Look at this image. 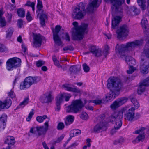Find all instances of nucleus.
<instances>
[{
	"mask_svg": "<svg viewBox=\"0 0 149 149\" xmlns=\"http://www.w3.org/2000/svg\"><path fill=\"white\" fill-rule=\"evenodd\" d=\"M72 24L74 26L72 32L73 39L77 40H82L83 37V34L87 28L88 25L83 23L81 25L78 26V22L76 21L74 22Z\"/></svg>",
	"mask_w": 149,
	"mask_h": 149,
	"instance_id": "nucleus-1",
	"label": "nucleus"
},
{
	"mask_svg": "<svg viewBox=\"0 0 149 149\" xmlns=\"http://www.w3.org/2000/svg\"><path fill=\"white\" fill-rule=\"evenodd\" d=\"M127 110L126 107L123 108L120 111H116L113 113L109 117V119L111 122H115L114 127L115 129L118 130L122 126V119L123 118V113Z\"/></svg>",
	"mask_w": 149,
	"mask_h": 149,
	"instance_id": "nucleus-2",
	"label": "nucleus"
},
{
	"mask_svg": "<svg viewBox=\"0 0 149 149\" xmlns=\"http://www.w3.org/2000/svg\"><path fill=\"white\" fill-rule=\"evenodd\" d=\"M93 100H84V104L81 100H76L72 102L71 104L67 107L66 112L68 113L72 112L77 113L80 112L82 107L88 102V103L92 102Z\"/></svg>",
	"mask_w": 149,
	"mask_h": 149,
	"instance_id": "nucleus-3",
	"label": "nucleus"
},
{
	"mask_svg": "<svg viewBox=\"0 0 149 149\" xmlns=\"http://www.w3.org/2000/svg\"><path fill=\"white\" fill-rule=\"evenodd\" d=\"M107 86L110 91L116 92V95H119V91L123 84L121 80L117 78L111 77L107 81Z\"/></svg>",
	"mask_w": 149,
	"mask_h": 149,
	"instance_id": "nucleus-4",
	"label": "nucleus"
},
{
	"mask_svg": "<svg viewBox=\"0 0 149 149\" xmlns=\"http://www.w3.org/2000/svg\"><path fill=\"white\" fill-rule=\"evenodd\" d=\"M86 13L85 5L80 2L73 10L72 16L75 19L80 20L84 17Z\"/></svg>",
	"mask_w": 149,
	"mask_h": 149,
	"instance_id": "nucleus-5",
	"label": "nucleus"
},
{
	"mask_svg": "<svg viewBox=\"0 0 149 149\" xmlns=\"http://www.w3.org/2000/svg\"><path fill=\"white\" fill-rule=\"evenodd\" d=\"M49 119L44 123V126H37L31 128L30 130L31 133L37 134L38 136H41L43 137L48 129Z\"/></svg>",
	"mask_w": 149,
	"mask_h": 149,
	"instance_id": "nucleus-6",
	"label": "nucleus"
},
{
	"mask_svg": "<svg viewBox=\"0 0 149 149\" xmlns=\"http://www.w3.org/2000/svg\"><path fill=\"white\" fill-rule=\"evenodd\" d=\"M40 80L37 77H29L25 79L20 85L21 89H24L29 88L33 84L37 83Z\"/></svg>",
	"mask_w": 149,
	"mask_h": 149,
	"instance_id": "nucleus-7",
	"label": "nucleus"
},
{
	"mask_svg": "<svg viewBox=\"0 0 149 149\" xmlns=\"http://www.w3.org/2000/svg\"><path fill=\"white\" fill-rule=\"evenodd\" d=\"M21 63V60L19 58L13 57L10 58L6 62V68L9 71L12 70L13 68L20 67Z\"/></svg>",
	"mask_w": 149,
	"mask_h": 149,
	"instance_id": "nucleus-8",
	"label": "nucleus"
},
{
	"mask_svg": "<svg viewBox=\"0 0 149 149\" xmlns=\"http://www.w3.org/2000/svg\"><path fill=\"white\" fill-rule=\"evenodd\" d=\"M125 0H105V1H110L112 4L111 9L117 13L122 12V5L125 3Z\"/></svg>",
	"mask_w": 149,
	"mask_h": 149,
	"instance_id": "nucleus-9",
	"label": "nucleus"
},
{
	"mask_svg": "<svg viewBox=\"0 0 149 149\" xmlns=\"http://www.w3.org/2000/svg\"><path fill=\"white\" fill-rule=\"evenodd\" d=\"M134 47H116L115 51L116 55L121 57L125 54L134 49Z\"/></svg>",
	"mask_w": 149,
	"mask_h": 149,
	"instance_id": "nucleus-10",
	"label": "nucleus"
},
{
	"mask_svg": "<svg viewBox=\"0 0 149 149\" xmlns=\"http://www.w3.org/2000/svg\"><path fill=\"white\" fill-rule=\"evenodd\" d=\"M127 100L128 98L126 97H122L118 98L113 102L110 107L112 110H115L125 103Z\"/></svg>",
	"mask_w": 149,
	"mask_h": 149,
	"instance_id": "nucleus-11",
	"label": "nucleus"
},
{
	"mask_svg": "<svg viewBox=\"0 0 149 149\" xmlns=\"http://www.w3.org/2000/svg\"><path fill=\"white\" fill-rule=\"evenodd\" d=\"M145 128L144 127H142L139 130L134 132L135 134H139V135L135 139L132 141V143L135 144L138 143L140 141H143L145 138V135L144 131Z\"/></svg>",
	"mask_w": 149,
	"mask_h": 149,
	"instance_id": "nucleus-12",
	"label": "nucleus"
},
{
	"mask_svg": "<svg viewBox=\"0 0 149 149\" xmlns=\"http://www.w3.org/2000/svg\"><path fill=\"white\" fill-rule=\"evenodd\" d=\"M89 51L84 52V54L92 53L95 56L99 57L102 55L103 52L101 48L99 47H89Z\"/></svg>",
	"mask_w": 149,
	"mask_h": 149,
	"instance_id": "nucleus-13",
	"label": "nucleus"
},
{
	"mask_svg": "<svg viewBox=\"0 0 149 149\" xmlns=\"http://www.w3.org/2000/svg\"><path fill=\"white\" fill-rule=\"evenodd\" d=\"M141 56L140 63V70L141 72L143 74L147 73L149 71V65L148 62L144 61L145 60Z\"/></svg>",
	"mask_w": 149,
	"mask_h": 149,
	"instance_id": "nucleus-14",
	"label": "nucleus"
},
{
	"mask_svg": "<svg viewBox=\"0 0 149 149\" xmlns=\"http://www.w3.org/2000/svg\"><path fill=\"white\" fill-rule=\"evenodd\" d=\"M127 107V110L124 112H126L124 114V118L125 120L131 121L134 117L135 109L133 107H132L127 110V107Z\"/></svg>",
	"mask_w": 149,
	"mask_h": 149,
	"instance_id": "nucleus-15",
	"label": "nucleus"
},
{
	"mask_svg": "<svg viewBox=\"0 0 149 149\" xmlns=\"http://www.w3.org/2000/svg\"><path fill=\"white\" fill-rule=\"evenodd\" d=\"M143 40H136L134 41L129 42L126 44H118L116 47H134L142 46L143 45Z\"/></svg>",
	"mask_w": 149,
	"mask_h": 149,
	"instance_id": "nucleus-16",
	"label": "nucleus"
},
{
	"mask_svg": "<svg viewBox=\"0 0 149 149\" xmlns=\"http://www.w3.org/2000/svg\"><path fill=\"white\" fill-rule=\"evenodd\" d=\"M128 28L127 26L123 25L118 29L116 31L118 37L119 38L126 36L128 35L129 32Z\"/></svg>",
	"mask_w": 149,
	"mask_h": 149,
	"instance_id": "nucleus-17",
	"label": "nucleus"
},
{
	"mask_svg": "<svg viewBox=\"0 0 149 149\" xmlns=\"http://www.w3.org/2000/svg\"><path fill=\"white\" fill-rule=\"evenodd\" d=\"M60 26L59 25L56 26L55 30L53 31V38L55 43L58 46L61 45V42L59 38L58 33L60 30Z\"/></svg>",
	"mask_w": 149,
	"mask_h": 149,
	"instance_id": "nucleus-18",
	"label": "nucleus"
},
{
	"mask_svg": "<svg viewBox=\"0 0 149 149\" xmlns=\"http://www.w3.org/2000/svg\"><path fill=\"white\" fill-rule=\"evenodd\" d=\"M141 24L146 36L149 37V28L148 24V21L146 18V16H143L141 22Z\"/></svg>",
	"mask_w": 149,
	"mask_h": 149,
	"instance_id": "nucleus-19",
	"label": "nucleus"
},
{
	"mask_svg": "<svg viewBox=\"0 0 149 149\" xmlns=\"http://www.w3.org/2000/svg\"><path fill=\"white\" fill-rule=\"evenodd\" d=\"M53 99L51 93L49 92L42 95L40 98V100L42 103H49L52 101Z\"/></svg>",
	"mask_w": 149,
	"mask_h": 149,
	"instance_id": "nucleus-20",
	"label": "nucleus"
},
{
	"mask_svg": "<svg viewBox=\"0 0 149 149\" xmlns=\"http://www.w3.org/2000/svg\"><path fill=\"white\" fill-rule=\"evenodd\" d=\"M106 123L103 121L97 123L94 128V131L95 132L98 133L106 130Z\"/></svg>",
	"mask_w": 149,
	"mask_h": 149,
	"instance_id": "nucleus-21",
	"label": "nucleus"
},
{
	"mask_svg": "<svg viewBox=\"0 0 149 149\" xmlns=\"http://www.w3.org/2000/svg\"><path fill=\"white\" fill-rule=\"evenodd\" d=\"M98 1V0H90L87 10L89 11H92L94 8H97L100 5Z\"/></svg>",
	"mask_w": 149,
	"mask_h": 149,
	"instance_id": "nucleus-22",
	"label": "nucleus"
},
{
	"mask_svg": "<svg viewBox=\"0 0 149 149\" xmlns=\"http://www.w3.org/2000/svg\"><path fill=\"white\" fill-rule=\"evenodd\" d=\"M12 101L10 99L7 98L6 99L4 102L0 101V111L4 109H7L11 106Z\"/></svg>",
	"mask_w": 149,
	"mask_h": 149,
	"instance_id": "nucleus-23",
	"label": "nucleus"
},
{
	"mask_svg": "<svg viewBox=\"0 0 149 149\" xmlns=\"http://www.w3.org/2000/svg\"><path fill=\"white\" fill-rule=\"evenodd\" d=\"M62 88L65 90L73 92L79 93L81 92L80 90L76 87L72 88L71 87L70 85L68 84H65L62 85Z\"/></svg>",
	"mask_w": 149,
	"mask_h": 149,
	"instance_id": "nucleus-24",
	"label": "nucleus"
},
{
	"mask_svg": "<svg viewBox=\"0 0 149 149\" xmlns=\"http://www.w3.org/2000/svg\"><path fill=\"white\" fill-rule=\"evenodd\" d=\"M34 44L38 45H41L42 41L45 40V38L40 34H34L33 35Z\"/></svg>",
	"mask_w": 149,
	"mask_h": 149,
	"instance_id": "nucleus-25",
	"label": "nucleus"
},
{
	"mask_svg": "<svg viewBox=\"0 0 149 149\" xmlns=\"http://www.w3.org/2000/svg\"><path fill=\"white\" fill-rule=\"evenodd\" d=\"M64 94L58 95L56 99V107L55 109L56 111H59L60 109V105L63 101V97Z\"/></svg>",
	"mask_w": 149,
	"mask_h": 149,
	"instance_id": "nucleus-26",
	"label": "nucleus"
},
{
	"mask_svg": "<svg viewBox=\"0 0 149 149\" xmlns=\"http://www.w3.org/2000/svg\"><path fill=\"white\" fill-rule=\"evenodd\" d=\"M121 18L120 16L114 17L112 19V28L115 29L117 28L121 20Z\"/></svg>",
	"mask_w": 149,
	"mask_h": 149,
	"instance_id": "nucleus-27",
	"label": "nucleus"
},
{
	"mask_svg": "<svg viewBox=\"0 0 149 149\" xmlns=\"http://www.w3.org/2000/svg\"><path fill=\"white\" fill-rule=\"evenodd\" d=\"M7 116L6 114H3L0 117V130L4 129L6 124Z\"/></svg>",
	"mask_w": 149,
	"mask_h": 149,
	"instance_id": "nucleus-28",
	"label": "nucleus"
},
{
	"mask_svg": "<svg viewBox=\"0 0 149 149\" xmlns=\"http://www.w3.org/2000/svg\"><path fill=\"white\" fill-rule=\"evenodd\" d=\"M129 98L134 106V108L135 109V110L138 109L140 105L137 99L135 97L134 95H130Z\"/></svg>",
	"mask_w": 149,
	"mask_h": 149,
	"instance_id": "nucleus-29",
	"label": "nucleus"
},
{
	"mask_svg": "<svg viewBox=\"0 0 149 149\" xmlns=\"http://www.w3.org/2000/svg\"><path fill=\"white\" fill-rule=\"evenodd\" d=\"M47 16L45 13L43 12L41 15L40 17V23L42 26L45 25V22L47 20Z\"/></svg>",
	"mask_w": 149,
	"mask_h": 149,
	"instance_id": "nucleus-30",
	"label": "nucleus"
},
{
	"mask_svg": "<svg viewBox=\"0 0 149 149\" xmlns=\"http://www.w3.org/2000/svg\"><path fill=\"white\" fill-rule=\"evenodd\" d=\"M116 92L114 91H110L106 95V98L107 100L108 101L109 100L114 99L116 96L118 95H116Z\"/></svg>",
	"mask_w": 149,
	"mask_h": 149,
	"instance_id": "nucleus-31",
	"label": "nucleus"
},
{
	"mask_svg": "<svg viewBox=\"0 0 149 149\" xmlns=\"http://www.w3.org/2000/svg\"><path fill=\"white\" fill-rule=\"evenodd\" d=\"M74 120V117L71 115L67 116L65 120V123L66 125H69L72 124Z\"/></svg>",
	"mask_w": 149,
	"mask_h": 149,
	"instance_id": "nucleus-32",
	"label": "nucleus"
},
{
	"mask_svg": "<svg viewBox=\"0 0 149 149\" xmlns=\"http://www.w3.org/2000/svg\"><path fill=\"white\" fill-rule=\"evenodd\" d=\"M144 83V80L141 83L140 85L138 87L137 93L139 94H141L145 90V86H148V85H146Z\"/></svg>",
	"mask_w": 149,
	"mask_h": 149,
	"instance_id": "nucleus-33",
	"label": "nucleus"
},
{
	"mask_svg": "<svg viewBox=\"0 0 149 149\" xmlns=\"http://www.w3.org/2000/svg\"><path fill=\"white\" fill-rule=\"evenodd\" d=\"M125 60L129 65H134L136 64L135 60L130 56H127L125 58Z\"/></svg>",
	"mask_w": 149,
	"mask_h": 149,
	"instance_id": "nucleus-34",
	"label": "nucleus"
},
{
	"mask_svg": "<svg viewBox=\"0 0 149 149\" xmlns=\"http://www.w3.org/2000/svg\"><path fill=\"white\" fill-rule=\"evenodd\" d=\"M5 143L9 145H13L15 143V140L13 136H8L7 137Z\"/></svg>",
	"mask_w": 149,
	"mask_h": 149,
	"instance_id": "nucleus-35",
	"label": "nucleus"
},
{
	"mask_svg": "<svg viewBox=\"0 0 149 149\" xmlns=\"http://www.w3.org/2000/svg\"><path fill=\"white\" fill-rule=\"evenodd\" d=\"M80 66L79 65H74L70 67V71L74 73H77L80 70Z\"/></svg>",
	"mask_w": 149,
	"mask_h": 149,
	"instance_id": "nucleus-36",
	"label": "nucleus"
},
{
	"mask_svg": "<svg viewBox=\"0 0 149 149\" xmlns=\"http://www.w3.org/2000/svg\"><path fill=\"white\" fill-rule=\"evenodd\" d=\"M3 15L2 11L1 10H0V26L1 27H3L5 26L6 23L5 18L2 16Z\"/></svg>",
	"mask_w": 149,
	"mask_h": 149,
	"instance_id": "nucleus-37",
	"label": "nucleus"
},
{
	"mask_svg": "<svg viewBox=\"0 0 149 149\" xmlns=\"http://www.w3.org/2000/svg\"><path fill=\"white\" fill-rule=\"evenodd\" d=\"M138 5L142 10H144L146 8V0H137Z\"/></svg>",
	"mask_w": 149,
	"mask_h": 149,
	"instance_id": "nucleus-38",
	"label": "nucleus"
},
{
	"mask_svg": "<svg viewBox=\"0 0 149 149\" xmlns=\"http://www.w3.org/2000/svg\"><path fill=\"white\" fill-rule=\"evenodd\" d=\"M81 133V131L78 129L72 130L70 131V138L77 136Z\"/></svg>",
	"mask_w": 149,
	"mask_h": 149,
	"instance_id": "nucleus-39",
	"label": "nucleus"
},
{
	"mask_svg": "<svg viewBox=\"0 0 149 149\" xmlns=\"http://www.w3.org/2000/svg\"><path fill=\"white\" fill-rule=\"evenodd\" d=\"M17 13L18 16L21 17H24L25 15V11L22 8H19L18 9L17 11Z\"/></svg>",
	"mask_w": 149,
	"mask_h": 149,
	"instance_id": "nucleus-40",
	"label": "nucleus"
},
{
	"mask_svg": "<svg viewBox=\"0 0 149 149\" xmlns=\"http://www.w3.org/2000/svg\"><path fill=\"white\" fill-rule=\"evenodd\" d=\"M46 118H48V120H49V119L47 118V116L45 115L37 116L36 117V120L38 122L40 123L42 122Z\"/></svg>",
	"mask_w": 149,
	"mask_h": 149,
	"instance_id": "nucleus-41",
	"label": "nucleus"
},
{
	"mask_svg": "<svg viewBox=\"0 0 149 149\" xmlns=\"http://www.w3.org/2000/svg\"><path fill=\"white\" fill-rule=\"evenodd\" d=\"M52 60L55 65L58 68H62V66L60 65L59 61L57 60L55 56L54 55L53 56Z\"/></svg>",
	"mask_w": 149,
	"mask_h": 149,
	"instance_id": "nucleus-42",
	"label": "nucleus"
},
{
	"mask_svg": "<svg viewBox=\"0 0 149 149\" xmlns=\"http://www.w3.org/2000/svg\"><path fill=\"white\" fill-rule=\"evenodd\" d=\"M61 50L63 51V52H69L73 51L74 49L73 47H61Z\"/></svg>",
	"mask_w": 149,
	"mask_h": 149,
	"instance_id": "nucleus-43",
	"label": "nucleus"
},
{
	"mask_svg": "<svg viewBox=\"0 0 149 149\" xmlns=\"http://www.w3.org/2000/svg\"><path fill=\"white\" fill-rule=\"evenodd\" d=\"M29 101V98H26L23 101L20 103V104L19 105V107H24L25 105H26L28 103Z\"/></svg>",
	"mask_w": 149,
	"mask_h": 149,
	"instance_id": "nucleus-44",
	"label": "nucleus"
},
{
	"mask_svg": "<svg viewBox=\"0 0 149 149\" xmlns=\"http://www.w3.org/2000/svg\"><path fill=\"white\" fill-rule=\"evenodd\" d=\"M29 101V98H26L23 101L20 103V104L19 105V107H24L25 105H26L28 103Z\"/></svg>",
	"mask_w": 149,
	"mask_h": 149,
	"instance_id": "nucleus-45",
	"label": "nucleus"
},
{
	"mask_svg": "<svg viewBox=\"0 0 149 149\" xmlns=\"http://www.w3.org/2000/svg\"><path fill=\"white\" fill-rule=\"evenodd\" d=\"M143 54L148 58H149V48L145 47L143 52Z\"/></svg>",
	"mask_w": 149,
	"mask_h": 149,
	"instance_id": "nucleus-46",
	"label": "nucleus"
},
{
	"mask_svg": "<svg viewBox=\"0 0 149 149\" xmlns=\"http://www.w3.org/2000/svg\"><path fill=\"white\" fill-rule=\"evenodd\" d=\"M129 65V69L127 71V72L128 74H131L133 73L136 70V68L133 67L131 65Z\"/></svg>",
	"mask_w": 149,
	"mask_h": 149,
	"instance_id": "nucleus-47",
	"label": "nucleus"
},
{
	"mask_svg": "<svg viewBox=\"0 0 149 149\" xmlns=\"http://www.w3.org/2000/svg\"><path fill=\"white\" fill-rule=\"evenodd\" d=\"M80 118L83 120H86L88 118V114L86 112H82L80 115Z\"/></svg>",
	"mask_w": 149,
	"mask_h": 149,
	"instance_id": "nucleus-48",
	"label": "nucleus"
},
{
	"mask_svg": "<svg viewBox=\"0 0 149 149\" xmlns=\"http://www.w3.org/2000/svg\"><path fill=\"white\" fill-rule=\"evenodd\" d=\"M62 37L63 39H65L67 41H69L70 40L69 36L67 33H63Z\"/></svg>",
	"mask_w": 149,
	"mask_h": 149,
	"instance_id": "nucleus-49",
	"label": "nucleus"
},
{
	"mask_svg": "<svg viewBox=\"0 0 149 149\" xmlns=\"http://www.w3.org/2000/svg\"><path fill=\"white\" fill-rule=\"evenodd\" d=\"M13 31V29L12 28H10L7 31L6 34V38L10 37L12 35Z\"/></svg>",
	"mask_w": 149,
	"mask_h": 149,
	"instance_id": "nucleus-50",
	"label": "nucleus"
},
{
	"mask_svg": "<svg viewBox=\"0 0 149 149\" xmlns=\"http://www.w3.org/2000/svg\"><path fill=\"white\" fill-rule=\"evenodd\" d=\"M124 141V139L123 138L121 137L117 140H116L114 142V144L116 145L118 143L121 144Z\"/></svg>",
	"mask_w": 149,
	"mask_h": 149,
	"instance_id": "nucleus-51",
	"label": "nucleus"
},
{
	"mask_svg": "<svg viewBox=\"0 0 149 149\" xmlns=\"http://www.w3.org/2000/svg\"><path fill=\"white\" fill-rule=\"evenodd\" d=\"M37 6L38 10L39 11L42 8V2L40 0H38Z\"/></svg>",
	"mask_w": 149,
	"mask_h": 149,
	"instance_id": "nucleus-52",
	"label": "nucleus"
},
{
	"mask_svg": "<svg viewBox=\"0 0 149 149\" xmlns=\"http://www.w3.org/2000/svg\"><path fill=\"white\" fill-rule=\"evenodd\" d=\"M83 70L85 72H88L89 71L90 67L87 65L86 64H84L83 65Z\"/></svg>",
	"mask_w": 149,
	"mask_h": 149,
	"instance_id": "nucleus-53",
	"label": "nucleus"
},
{
	"mask_svg": "<svg viewBox=\"0 0 149 149\" xmlns=\"http://www.w3.org/2000/svg\"><path fill=\"white\" fill-rule=\"evenodd\" d=\"M64 123L63 122H60L57 125V129L58 130H62L64 128Z\"/></svg>",
	"mask_w": 149,
	"mask_h": 149,
	"instance_id": "nucleus-54",
	"label": "nucleus"
},
{
	"mask_svg": "<svg viewBox=\"0 0 149 149\" xmlns=\"http://www.w3.org/2000/svg\"><path fill=\"white\" fill-rule=\"evenodd\" d=\"M34 114V113L33 111L30 112L29 114L28 117L26 118V120L27 121L29 122L30 121Z\"/></svg>",
	"mask_w": 149,
	"mask_h": 149,
	"instance_id": "nucleus-55",
	"label": "nucleus"
},
{
	"mask_svg": "<svg viewBox=\"0 0 149 149\" xmlns=\"http://www.w3.org/2000/svg\"><path fill=\"white\" fill-rule=\"evenodd\" d=\"M26 17L27 20L29 22H30L33 19V18L30 15V13L29 11L27 12Z\"/></svg>",
	"mask_w": 149,
	"mask_h": 149,
	"instance_id": "nucleus-56",
	"label": "nucleus"
},
{
	"mask_svg": "<svg viewBox=\"0 0 149 149\" xmlns=\"http://www.w3.org/2000/svg\"><path fill=\"white\" fill-rule=\"evenodd\" d=\"M45 62L42 60H39L36 63V65L37 67H41L45 64Z\"/></svg>",
	"mask_w": 149,
	"mask_h": 149,
	"instance_id": "nucleus-57",
	"label": "nucleus"
},
{
	"mask_svg": "<svg viewBox=\"0 0 149 149\" xmlns=\"http://www.w3.org/2000/svg\"><path fill=\"white\" fill-rule=\"evenodd\" d=\"M17 25L18 27L21 28L23 25V21L21 19H18L17 21Z\"/></svg>",
	"mask_w": 149,
	"mask_h": 149,
	"instance_id": "nucleus-58",
	"label": "nucleus"
},
{
	"mask_svg": "<svg viewBox=\"0 0 149 149\" xmlns=\"http://www.w3.org/2000/svg\"><path fill=\"white\" fill-rule=\"evenodd\" d=\"M133 12L134 13V15H137L139 14L140 11L137 8H133Z\"/></svg>",
	"mask_w": 149,
	"mask_h": 149,
	"instance_id": "nucleus-59",
	"label": "nucleus"
},
{
	"mask_svg": "<svg viewBox=\"0 0 149 149\" xmlns=\"http://www.w3.org/2000/svg\"><path fill=\"white\" fill-rule=\"evenodd\" d=\"M93 103H95L96 105L100 104L102 103V100L96 99L93 100Z\"/></svg>",
	"mask_w": 149,
	"mask_h": 149,
	"instance_id": "nucleus-60",
	"label": "nucleus"
},
{
	"mask_svg": "<svg viewBox=\"0 0 149 149\" xmlns=\"http://www.w3.org/2000/svg\"><path fill=\"white\" fill-rule=\"evenodd\" d=\"M8 96L11 98H13L15 97V95L13 91L12 90L8 93Z\"/></svg>",
	"mask_w": 149,
	"mask_h": 149,
	"instance_id": "nucleus-61",
	"label": "nucleus"
},
{
	"mask_svg": "<svg viewBox=\"0 0 149 149\" xmlns=\"http://www.w3.org/2000/svg\"><path fill=\"white\" fill-rule=\"evenodd\" d=\"M26 6H29L31 7H32V6H34L35 5V3L33 2H30V1H28L26 4H25Z\"/></svg>",
	"mask_w": 149,
	"mask_h": 149,
	"instance_id": "nucleus-62",
	"label": "nucleus"
},
{
	"mask_svg": "<svg viewBox=\"0 0 149 149\" xmlns=\"http://www.w3.org/2000/svg\"><path fill=\"white\" fill-rule=\"evenodd\" d=\"M109 47H106L103 52V53L105 56L107 55L109 53Z\"/></svg>",
	"mask_w": 149,
	"mask_h": 149,
	"instance_id": "nucleus-63",
	"label": "nucleus"
},
{
	"mask_svg": "<svg viewBox=\"0 0 149 149\" xmlns=\"http://www.w3.org/2000/svg\"><path fill=\"white\" fill-rule=\"evenodd\" d=\"M8 21L9 22H10L12 18V15L11 13H8L7 16Z\"/></svg>",
	"mask_w": 149,
	"mask_h": 149,
	"instance_id": "nucleus-64",
	"label": "nucleus"
}]
</instances>
